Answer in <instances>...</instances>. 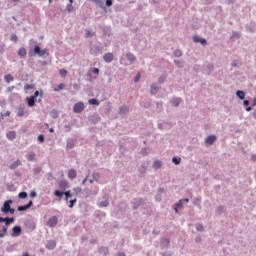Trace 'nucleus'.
<instances>
[{
    "label": "nucleus",
    "instance_id": "nucleus-5",
    "mask_svg": "<svg viewBox=\"0 0 256 256\" xmlns=\"http://www.w3.org/2000/svg\"><path fill=\"white\" fill-rule=\"evenodd\" d=\"M83 109H85V104H83V102H78L73 107L74 113H81Z\"/></svg>",
    "mask_w": 256,
    "mask_h": 256
},
{
    "label": "nucleus",
    "instance_id": "nucleus-42",
    "mask_svg": "<svg viewBox=\"0 0 256 256\" xmlns=\"http://www.w3.org/2000/svg\"><path fill=\"white\" fill-rule=\"evenodd\" d=\"M19 199H27V192L22 191L18 194Z\"/></svg>",
    "mask_w": 256,
    "mask_h": 256
},
{
    "label": "nucleus",
    "instance_id": "nucleus-25",
    "mask_svg": "<svg viewBox=\"0 0 256 256\" xmlns=\"http://www.w3.org/2000/svg\"><path fill=\"white\" fill-rule=\"evenodd\" d=\"M181 101H182L181 98H173L171 103L173 107H179V105H181Z\"/></svg>",
    "mask_w": 256,
    "mask_h": 256
},
{
    "label": "nucleus",
    "instance_id": "nucleus-55",
    "mask_svg": "<svg viewBox=\"0 0 256 256\" xmlns=\"http://www.w3.org/2000/svg\"><path fill=\"white\" fill-rule=\"evenodd\" d=\"M60 75H61V77H66L67 76V70L61 69L60 70Z\"/></svg>",
    "mask_w": 256,
    "mask_h": 256
},
{
    "label": "nucleus",
    "instance_id": "nucleus-59",
    "mask_svg": "<svg viewBox=\"0 0 256 256\" xmlns=\"http://www.w3.org/2000/svg\"><path fill=\"white\" fill-rule=\"evenodd\" d=\"M146 171H147V167H145L143 165L139 168L140 173H145Z\"/></svg>",
    "mask_w": 256,
    "mask_h": 256
},
{
    "label": "nucleus",
    "instance_id": "nucleus-9",
    "mask_svg": "<svg viewBox=\"0 0 256 256\" xmlns=\"http://www.w3.org/2000/svg\"><path fill=\"white\" fill-rule=\"evenodd\" d=\"M143 199L142 198H135L134 200H132V205H133V209L137 210L139 209V207H141V205L143 204Z\"/></svg>",
    "mask_w": 256,
    "mask_h": 256
},
{
    "label": "nucleus",
    "instance_id": "nucleus-30",
    "mask_svg": "<svg viewBox=\"0 0 256 256\" xmlns=\"http://www.w3.org/2000/svg\"><path fill=\"white\" fill-rule=\"evenodd\" d=\"M92 177L94 178V181L99 182L101 179V174L99 172H93Z\"/></svg>",
    "mask_w": 256,
    "mask_h": 256
},
{
    "label": "nucleus",
    "instance_id": "nucleus-22",
    "mask_svg": "<svg viewBox=\"0 0 256 256\" xmlns=\"http://www.w3.org/2000/svg\"><path fill=\"white\" fill-rule=\"evenodd\" d=\"M174 64L176 65V67L182 69V67H185V60H174Z\"/></svg>",
    "mask_w": 256,
    "mask_h": 256
},
{
    "label": "nucleus",
    "instance_id": "nucleus-54",
    "mask_svg": "<svg viewBox=\"0 0 256 256\" xmlns=\"http://www.w3.org/2000/svg\"><path fill=\"white\" fill-rule=\"evenodd\" d=\"M100 253L107 254V253H109V249L107 247H102V248H100Z\"/></svg>",
    "mask_w": 256,
    "mask_h": 256
},
{
    "label": "nucleus",
    "instance_id": "nucleus-63",
    "mask_svg": "<svg viewBox=\"0 0 256 256\" xmlns=\"http://www.w3.org/2000/svg\"><path fill=\"white\" fill-rule=\"evenodd\" d=\"M183 203L182 200H179V202L175 204V207H183Z\"/></svg>",
    "mask_w": 256,
    "mask_h": 256
},
{
    "label": "nucleus",
    "instance_id": "nucleus-60",
    "mask_svg": "<svg viewBox=\"0 0 256 256\" xmlns=\"http://www.w3.org/2000/svg\"><path fill=\"white\" fill-rule=\"evenodd\" d=\"M30 197H31L32 199H34V197H37V192H36L35 190H32V191L30 192Z\"/></svg>",
    "mask_w": 256,
    "mask_h": 256
},
{
    "label": "nucleus",
    "instance_id": "nucleus-36",
    "mask_svg": "<svg viewBox=\"0 0 256 256\" xmlns=\"http://www.w3.org/2000/svg\"><path fill=\"white\" fill-rule=\"evenodd\" d=\"M89 105H96V107H98L99 105V100L92 98L88 101Z\"/></svg>",
    "mask_w": 256,
    "mask_h": 256
},
{
    "label": "nucleus",
    "instance_id": "nucleus-45",
    "mask_svg": "<svg viewBox=\"0 0 256 256\" xmlns=\"http://www.w3.org/2000/svg\"><path fill=\"white\" fill-rule=\"evenodd\" d=\"M140 105L141 107H144V109H149V107H151V103L149 102H141Z\"/></svg>",
    "mask_w": 256,
    "mask_h": 256
},
{
    "label": "nucleus",
    "instance_id": "nucleus-52",
    "mask_svg": "<svg viewBox=\"0 0 256 256\" xmlns=\"http://www.w3.org/2000/svg\"><path fill=\"white\" fill-rule=\"evenodd\" d=\"M64 196H65L66 198H70V199H71V197H73V195L71 194V191H70V190L65 191V192H64Z\"/></svg>",
    "mask_w": 256,
    "mask_h": 256
},
{
    "label": "nucleus",
    "instance_id": "nucleus-12",
    "mask_svg": "<svg viewBox=\"0 0 256 256\" xmlns=\"http://www.w3.org/2000/svg\"><path fill=\"white\" fill-rule=\"evenodd\" d=\"M55 247H57V242L55 240H49L46 243V249H49V251H53V249H55Z\"/></svg>",
    "mask_w": 256,
    "mask_h": 256
},
{
    "label": "nucleus",
    "instance_id": "nucleus-19",
    "mask_svg": "<svg viewBox=\"0 0 256 256\" xmlns=\"http://www.w3.org/2000/svg\"><path fill=\"white\" fill-rule=\"evenodd\" d=\"M66 147L67 149H73V147H75V140L68 138Z\"/></svg>",
    "mask_w": 256,
    "mask_h": 256
},
{
    "label": "nucleus",
    "instance_id": "nucleus-64",
    "mask_svg": "<svg viewBox=\"0 0 256 256\" xmlns=\"http://www.w3.org/2000/svg\"><path fill=\"white\" fill-rule=\"evenodd\" d=\"M162 256H173L172 252H163Z\"/></svg>",
    "mask_w": 256,
    "mask_h": 256
},
{
    "label": "nucleus",
    "instance_id": "nucleus-28",
    "mask_svg": "<svg viewBox=\"0 0 256 256\" xmlns=\"http://www.w3.org/2000/svg\"><path fill=\"white\" fill-rule=\"evenodd\" d=\"M119 113H120V115H124V113H129V107H127V106H121V107L119 108Z\"/></svg>",
    "mask_w": 256,
    "mask_h": 256
},
{
    "label": "nucleus",
    "instance_id": "nucleus-6",
    "mask_svg": "<svg viewBox=\"0 0 256 256\" xmlns=\"http://www.w3.org/2000/svg\"><path fill=\"white\" fill-rule=\"evenodd\" d=\"M171 241L167 237H163L160 242L161 249H169Z\"/></svg>",
    "mask_w": 256,
    "mask_h": 256
},
{
    "label": "nucleus",
    "instance_id": "nucleus-34",
    "mask_svg": "<svg viewBox=\"0 0 256 256\" xmlns=\"http://www.w3.org/2000/svg\"><path fill=\"white\" fill-rule=\"evenodd\" d=\"M7 235V226H2V233L0 232V239H3Z\"/></svg>",
    "mask_w": 256,
    "mask_h": 256
},
{
    "label": "nucleus",
    "instance_id": "nucleus-11",
    "mask_svg": "<svg viewBox=\"0 0 256 256\" xmlns=\"http://www.w3.org/2000/svg\"><path fill=\"white\" fill-rule=\"evenodd\" d=\"M57 223H58L57 216H52V217L48 220L47 225H48V227H56V226H57Z\"/></svg>",
    "mask_w": 256,
    "mask_h": 256
},
{
    "label": "nucleus",
    "instance_id": "nucleus-50",
    "mask_svg": "<svg viewBox=\"0 0 256 256\" xmlns=\"http://www.w3.org/2000/svg\"><path fill=\"white\" fill-rule=\"evenodd\" d=\"M66 10L68 11V13H73V4H68Z\"/></svg>",
    "mask_w": 256,
    "mask_h": 256
},
{
    "label": "nucleus",
    "instance_id": "nucleus-44",
    "mask_svg": "<svg viewBox=\"0 0 256 256\" xmlns=\"http://www.w3.org/2000/svg\"><path fill=\"white\" fill-rule=\"evenodd\" d=\"M165 79H167V75L163 74L158 78V83H165Z\"/></svg>",
    "mask_w": 256,
    "mask_h": 256
},
{
    "label": "nucleus",
    "instance_id": "nucleus-3",
    "mask_svg": "<svg viewBox=\"0 0 256 256\" xmlns=\"http://www.w3.org/2000/svg\"><path fill=\"white\" fill-rule=\"evenodd\" d=\"M101 51H103V46H101V44L94 45L90 48V53H91V55H94V56L99 55V53H101Z\"/></svg>",
    "mask_w": 256,
    "mask_h": 256
},
{
    "label": "nucleus",
    "instance_id": "nucleus-58",
    "mask_svg": "<svg viewBox=\"0 0 256 256\" xmlns=\"http://www.w3.org/2000/svg\"><path fill=\"white\" fill-rule=\"evenodd\" d=\"M24 89H26L27 91H31V89H33V85H31V84H26V85L24 86Z\"/></svg>",
    "mask_w": 256,
    "mask_h": 256
},
{
    "label": "nucleus",
    "instance_id": "nucleus-13",
    "mask_svg": "<svg viewBox=\"0 0 256 256\" xmlns=\"http://www.w3.org/2000/svg\"><path fill=\"white\" fill-rule=\"evenodd\" d=\"M194 43H201V45H207V40L205 38H201L200 36H193Z\"/></svg>",
    "mask_w": 256,
    "mask_h": 256
},
{
    "label": "nucleus",
    "instance_id": "nucleus-24",
    "mask_svg": "<svg viewBox=\"0 0 256 256\" xmlns=\"http://www.w3.org/2000/svg\"><path fill=\"white\" fill-rule=\"evenodd\" d=\"M18 55L22 59L27 57V50L24 47L20 48L19 51H18Z\"/></svg>",
    "mask_w": 256,
    "mask_h": 256
},
{
    "label": "nucleus",
    "instance_id": "nucleus-61",
    "mask_svg": "<svg viewBox=\"0 0 256 256\" xmlns=\"http://www.w3.org/2000/svg\"><path fill=\"white\" fill-rule=\"evenodd\" d=\"M113 5V0H106V7H111Z\"/></svg>",
    "mask_w": 256,
    "mask_h": 256
},
{
    "label": "nucleus",
    "instance_id": "nucleus-57",
    "mask_svg": "<svg viewBox=\"0 0 256 256\" xmlns=\"http://www.w3.org/2000/svg\"><path fill=\"white\" fill-rule=\"evenodd\" d=\"M64 129L66 133H69V131H71V124L65 125Z\"/></svg>",
    "mask_w": 256,
    "mask_h": 256
},
{
    "label": "nucleus",
    "instance_id": "nucleus-32",
    "mask_svg": "<svg viewBox=\"0 0 256 256\" xmlns=\"http://www.w3.org/2000/svg\"><path fill=\"white\" fill-rule=\"evenodd\" d=\"M222 213H225V206H219L216 210V215H222Z\"/></svg>",
    "mask_w": 256,
    "mask_h": 256
},
{
    "label": "nucleus",
    "instance_id": "nucleus-43",
    "mask_svg": "<svg viewBox=\"0 0 256 256\" xmlns=\"http://www.w3.org/2000/svg\"><path fill=\"white\" fill-rule=\"evenodd\" d=\"M174 57H182L183 52L181 50L177 49L173 52Z\"/></svg>",
    "mask_w": 256,
    "mask_h": 256
},
{
    "label": "nucleus",
    "instance_id": "nucleus-8",
    "mask_svg": "<svg viewBox=\"0 0 256 256\" xmlns=\"http://www.w3.org/2000/svg\"><path fill=\"white\" fill-rule=\"evenodd\" d=\"M26 101L28 103V107H35V101H37V103H41V98L37 100L33 96H30L26 98Z\"/></svg>",
    "mask_w": 256,
    "mask_h": 256
},
{
    "label": "nucleus",
    "instance_id": "nucleus-39",
    "mask_svg": "<svg viewBox=\"0 0 256 256\" xmlns=\"http://www.w3.org/2000/svg\"><path fill=\"white\" fill-rule=\"evenodd\" d=\"M149 148L148 147H145V148H142L141 149V154L145 157L147 155H149Z\"/></svg>",
    "mask_w": 256,
    "mask_h": 256
},
{
    "label": "nucleus",
    "instance_id": "nucleus-23",
    "mask_svg": "<svg viewBox=\"0 0 256 256\" xmlns=\"http://www.w3.org/2000/svg\"><path fill=\"white\" fill-rule=\"evenodd\" d=\"M7 139H9L10 141H13V139H15L17 137V133H15V131H10L6 134Z\"/></svg>",
    "mask_w": 256,
    "mask_h": 256
},
{
    "label": "nucleus",
    "instance_id": "nucleus-46",
    "mask_svg": "<svg viewBox=\"0 0 256 256\" xmlns=\"http://www.w3.org/2000/svg\"><path fill=\"white\" fill-rule=\"evenodd\" d=\"M27 209H29V208L25 204L22 206H18L17 211L23 212V211H27Z\"/></svg>",
    "mask_w": 256,
    "mask_h": 256
},
{
    "label": "nucleus",
    "instance_id": "nucleus-4",
    "mask_svg": "<svg viewBox=\"0 0 256 256\" xmlns=\"http://www.w3.org/2000/svg\"><path fill=\"white\" fill-rule=\"evenodd\" d=\"M21 233H23V229L21 228V226H14L12 228L11 237H19Z\"/></svg>",
    "mask_w": 256,
    "mask_h": 256
},
{
    "label": "nucleus",
    "instance_id": "nucleus-20",
    "mask_svg": "<svg viewBox=\"0 0 256 256\" xmlns=\"http://www.w3.org/2000/svg\"><path fill=\"white\" fill-rule=\"evenodd\" d=\"M236 97H238V99L243 101L245 99V91L243 90L236 91Z\"/></svg>",
    "mask_w": 256,
    "mask_h": 256
},
{
    "label": "nucleus",
    "instance_id": "nucleus-27",
    "mask_svg": "<svg viewBox=\"0 0 256 256\" xmlns=\"http://www.w3.org/2000/svg\"><path fill=\"white\" fill-rule=\"evenodd\" d=\"M163 165V163L160 160H155L153 162V168L154 169H161V166Z\"/></svg>",
    "mask_w": 256,
    "mask_h": 256
},
{
    "label": "nucleus",
    "instance_id": "nucleus-10",
    "mask_svg": "<svg viewBox=\"0 0 256 256\" xmlns=\"http://www.w3.org/2000/svg\"><path fill=\"white\" fill-rule=\"evenodd\" d=\"M217 141V136L215 135H210L205 139V145H213Z\"/></svg>",
    "mask_w": 256,
    "mask_h": 256
},
{
    "label": "nucleus",
    "instance_id": "nucleus-2",
    "mask_svg": "<svg viewBox=\"0 0 256 256\" xmlns=\"http://www.w3.org/2000/svg\"><path fill=\"white\" fill-rule=\"evenodd\" d=\"M11 205H13V200H6L1 207V212L8 215Z\"/></svg>",
    "mask_w": 256,
    "mask_h": 256
},
{
    "label": "nucleus",
    "instance_id": "nucleus-47",
    "mask_svg": "<svg viewBox=\"0 0 256 256\" xmlns=\"http://www.w3.org/2000/svg\"><path fill=\"white\" fill-rule=\"evenodd\" d=\"M10 41H12L13 43H17V41H19V38L16 36V34H12L10 37Z\"/></svg>",
    "mask_w": 256,
    "mask_h": 256
},
{
    "label": "nucleus",
    "instance_id": "nucleus-49",
    "mask_svg": "<svg viewBox=\"0 0 256 256\" xmlns=\"http://www.w3.org/2000/svg\"><path fill=\"white\" fill-rule=\"evenodd\" d=\"M38 141H39L40 143H45V135L40 134V135L38 136Z\"/></svg>",
    "mask_w": 256,
    "mask_h": 256
},
{
    "label": "nucleus",
    "instance_id": "nucleus-48",
    "mask_svg": "<svg viewBox=\"0 0 256 256\" xmlns=\"http://www.w3.org/2000/svg\"><path fill=\"white\" fill-rule=\"evenodd\" d=\"M63 89H65V84L61 83V84L58 85L57 88L54 89V91H61Z\"/></svg>",
    "mask_w": 256,
    "mask_h": 256
},
{
    "label": "nucleus",
    "instance_id": "nucleus-17",
    "mask_svg": "<svg viewBox=\"0 0 256 256\" xmlns=\"http://www.w3.org/2000/svg\"><path fill=\"white\" fill-rule=\"evenodd\" d=\"M68 177L69 179L73 180V179H77V171L75 169H71L68 172Z\"/></svg>",
    "mask_w": 256,
    "mask_h": 256
},
{
    "label": "nucleus",
    "instance_id": "nucleus-14",
    "mask_svg": "<svg viewBox=\"0 0 256 256\" xmlns=\"http://www.w3.org/2000/svg\"><path fill=\"white\" fill-rule=\"evenodd\" d=\"M126 59H128L130 65H133V63L136 61L137 58L135 57V55H133V53L128 52L126 54Z\"/></svg>",
    "mask_w": 256,
    "mask_h": 256
},
{
    "label": "nucleus",
    "instance_id": "nucleus-15",
    "mask_svg": "<svg viewBox=\"0 0 256 256\" xmlns=\"http://www.w3.org/2000/svg\"><path fill=\"white\" fill-rule=\"evenodd\" d=\"M159 89H161V87L157 86V84H152L150 90L151 95H157V93H159Z\"/></svg>",
    "mask_w": 256,
    "mask_h": 256
},
{
    "label": "nucleus",
    "instance_id": "nucleus-1",
    "mask_svg": "<svg viewBox=\"0 0 256 256\" xmlns=\"http://www.w3.org/2000/svg\"><path fill=\"white\" fill-rule=\"evenodd\" d=\"M46 54H47V49L42 50L39 45H36L34 47L33 52L32 51L29 52L30 57H35V55H38V57H45Z\"/></svg>",
    "mask_w": 256,
    "mask_h": 256
},
{
    "label": "nucleus",
    "instance_id": "nucleus-51",
    "mask_svg": "<svg viewBox=\"0 0 256 256\" xmlns=\"http://www.w3.org/2000/svg\"><path fill=\"white\" fill-rule=\"evenodd\" d=\"M196 229H197V231H199V232L205 231V228H204L203 225H201V224H198V225L196 226Z\"/></svg>",
    "mask_w": 256,
    "mask_h": 256
},
{
    "label": "nucleus",
    "instance_id": "nucleus-53",
    "mask_svg": "<svg viewBox=\"0 0 256 256\" xmlns=\"http://www.w3.org/2000/svg\"><path fill=\"white\" fill-rule=\"evenodd\" d=\"M28 161H33L35 159V153H30L27 157Z\"/></svg>",
    "mask_w": 256,
    "mask_h": 256
},
{
    "label": "nucleus",
    "instance_id": "nucleus-35",
    "mask_svg": "<svg viewBox=\"0 0 256 256\" xmlns=\"http://www.w3.org/2000/svg\"><path fill=\"white\" fill-rule=\"evenodd\" d=\"M99 193V187H96L95 190H87L88 195H97Z\"/></svg>",
    "mask_w": 256,
    "mask_h": 256
},
{
    "label": "nucleus",
    "instance_id": "nucleus-29",
    "mask_svg": "<svg viewBox=\"0 0 256 256\" xmlns=\"http://www.w3.org/2000/svg\"><path fill=\"white\" fill-rule=\"evenodd\" d=\"M50 117H52V119H57V118H59V111H57V110H52L51 112H50Z\"/></svg>",
    "mask_w": 256,
    "mask_h": 256
},
{
    "label": "nucleus",
    "instance_id": "nucleus-41",
    "mask_svg": "<svg viewBox=\"0 0 256 256\" xmlns=\"http://www.w3.org/2000/svg\"><path fill=\"white\" fill-rule=\"evenodd\" d=\"M69 203V208L73 209L75 207V203H77V198L70 200Z\"/></svg>",
    "mask_w": 256,
    "mask_h": 256
},
{
    "label": "nucleus",
    "instance_id": "nucleus-7",
    "mask_svg": "<svg viewBox=\"0 0 256 256\" xmlns=\"http://www.w3.org/2000/svg\"><path fill=\"white\" fill-rule=\"evenodd\" d=\"M88 121L90 123H93V125H97V123H99V121H101V117L99 116V114H93V115L89 116Z\"/></svg>",
    "mask_w": 256,
    "mask_h": 256
},
{
    "label": "nucleus",
    "instance_id": "nucleus-33",
    "mask_svg": "<svg viewBox=\"0 0 256 256\" xmlns=\"http://www.w3.org/2000/svg\"><path fill=\"white\" fill-rule=\"evenodd\" d=\"M23 115H25V107L20 106L18 108V117H23Z\"/></svg>",
    "mask_w": 256,
    "mask_h": 256
},
{
    "label": "nucleus",
    "instance_id": "nucleus-31",
    "mask_svg": "<svg viewBox=\"0 0 256 256\" xmlns=\"http://www.w3.org/2000/svg\"><path fill=\"white\" fill-rule=\"evenodd\" d=\"M19 165H21V161L20 160H16L9 167H10V169H17V167H19Z\"/></svg>",
    "mask_w": 256,
    "mask_h": 256
},
{
    "label": "nucleus",
    "instance_id": "nucleus-56",
    "mask_svg": "<svg viewBox=\"0 0 256 256\" xmlns=\"http://www.w3.org/2000/svg\"><path fill=\"white\" fill-rule=\"evenodd\" d=\"M93 35H95V33H93L91 30L86 31V37H93Z\"/></svg>",
    "mask_w": 256,
    "mask_h": 256
},
{
    "label": "nucleus",
    "instance_id": "nucleus-40",
    "mask_svg": "<svg viewBox=\"0 0 256 256\" xmlns=\"http://www.w3.org/2000/svg\"><path fill=\"white\" fill-rule=\"evenodd\" d=\"M172 163H174V165H181V158L173 157Z\"/></svg>",
    "mask_w": 256,
    "mask_h": 256
},
{
    "label": "nucleus",
    "instance_id": "nucleus-21",
    "mask_svg": "<svg viewBox=\"0 0 256 256\" xmlns=\"http://www.w3.org/2000/svg\"><path fill=\"white\" fill-rule=\"evenodd\" d=\"M100 207H109V200L107 199V196H104L100 201Z\"/></svg>",
    "mask_w": 256,
    "mask_h": 256
},
{
    "label": "nucleus",
    "instance_id": "nucleus-38",
    "mask_svg": "<svg viewBox=\"0 0 256 256\" xmlns=\"http://www.w3.org/2000/svg\"><path fill=\"white\" fill-rule=\"evenodd\" d=\"M4 79H5L6 83H11V81H13L14 78H13V75L8 74L4 77Z\"/></svg>",
    "mask_w": 256,
    "mask_h": 256
},
{
    "label": "nucleus",
    "instance_id": "nucleus-37",
    "mask_svg": "<svg viewBox=\"0 0 256 256\" xmlns=\"http://www.w3.org/2000/svg\"><path fill=\"white\" fill-rule=\"evenodd\" d=\"M54 195H55V197H59V199H61V197H63V195H64V192L61 190H55Z\"/></svg>",
    "mask_w": 256,
    "mask_h": 256
},
{
    "label": "nucleus",
    "instance_id": "nucleus-26",
    "mask_svg": "<svg viewBox=\"0 0 256 256\" xmlns=\"http://www.w3.org/2000/svg\"><path fill=\"white\" fill-rule=\"evenodd\" d=\"M6 227H9V225H11V223H15V218L14 217H6L5 218V221H4Z\"/></svg>",
    "mask_w": 256,
    "mask_h": 256
},
{
    "label": "nucleus",
    "instance_id": "nucleus-62",
    "mask_svg": "<svg viewBox=\"0 0 256 256\" xmlns=\"http://www.w3.org/2000/svg\"><path fill=\"white\" fill-rule=\"evenodd\" d=\"M194 205L196 206L201 205V199L197 198L196 200H194Z\"/></svg>",
    "mask_w": 256,
    "mask_h": 256
},
{
    "label": "nucleus",
    "instance_id": "nucleus-16",
    "mask_svg": "<svg viewBox=\"0 0 256 256\" xmlns=\"http://www.w3.org/2000/svg\"><path fill=\"white\" fill-rule=\"evenodd\" d=\"M103 59L106 63H111L113 61V53H106Z\"/></svg>",
    "mask_w": 256,
    "mask_h": 256
},
{
    "label": "nucleus",
    "instance_id": "nucleus-18",
    "mask_svg": "<svg viewBox=\"0 0 256 256\" xmlns=\"http://www.w3.org/2000/svg\"><path fill=\"white\" fill-rule=\"evenodd\" d=\"M60 189H69V182L67 180H61L59 182Z\"/></svg>",
    "mask_w": 256,
    "mask_h": 256
}]
</instances>
